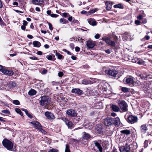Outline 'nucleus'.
I'll return each instance as SVG.
<instances>
[{
  "label": "nucleus",
  "mask_w": 152,
  "mask_h": 152,
  "mask_svg": "<svg viewBox=\"0 0 152 152\" xmlns=\"http://www.w3.org/2000/svg\"><path fill=\"white\" fill-rule=\"evenodd\" d=\"M113 40L115 41L111 40L108 37L105 38L104 37H102V40L104 41L109 45L112 47V48L116 52L117 50L120 48L119 46L118 45H116L115 43V42H116L117 41L118 38L117 36L115 35H113Z\"/></svg>",
  "instance_id": "obj_1"
},
{
  "label": "nucleus",
  "mask_w": 152,
  "mask_h": 152,
  "mask_svg": "<svg viewBox=\"0 0 152 152\" xmlns=\"http://www.w3.org/2000/svg\"><path fill=\"white\" fill-rule=\"evenodd\" d=\"M14 142H13L7 138H4L2 141L3 145L8 150L12 151H16V145H14Z\"/></svg>",
  "instance_id": "obj_2"
},
{
  "label": "nucleus",
  "mask_w": 152,
  "mask_h": 152,
  "mask_svg": "<svg viewBox=\"0 0 152 152\" xmlns=\"http://www.w3.org/2000/svg\"><path fill=\"white\" fill-rule=\"evenodd\" d=\"M66 113L68 115V116L70 118L73 117L75 119H76V118H77L76 121L74 120L73 121L74 123H76L78 122L79 120H77V119L78 118V119H79V118L76 117L77 113L75 110L72 109L67 110L66 111Z\"/></svg>",
  "instance_id": "obj_3"
},
{
  "label": "nucleus",
  "mask_w": 152,
  "mask_h": 152,
  "mask_svg": "<svg viewBox=\"0 0 152 152\" xmlns=\"http://www.w3.org/2000/svg\"><path fill=\"white\" fill-rule=\"evenodd\" d=\"M118 103L121 109L123 112H126L128 110L126 103L124 101L120 100H118Z\"/></svg>",
  "instance_id": "obj_4"
},
{
  "label": "nucleus",
  "mask_w": 152,
  "mask_h": 152,
  "mask_svg": "<svg viewBox=\"0 0 152 152\" xmlns=\"http://www.w3.org/2000/svg\"><path fill=\"white\" fill-rule=\"evenodd\" d=\"M95 147H94V150L96 152H104L101 143H99L97 141H95L94 142Z\"/></svg>",
  "instance_id": "obj_5"
},
{
  "label": "nucleus",
  "mask_w": 152,
  "mask_h": 152,
  "mask_svg": "<svg viewBox=\"0 0 152 152\" xmlns=\"http://www.w3.org/2000/svg\"><path fill=\"white\" fill-rule=\"evenodd\" d=\"M48 98L46 96H42L41 97L40 100V105L42 106H45L46 107L49 104V101Z\"/></svg>",
  "instance_id": "obj_6"
},
{
  "label": "nucleus",
  "mask_w": 152,
  "mask_h": 152,
  "mask_svg": "<svg viewBox=\"0 0 152 152\" xmlns=\"http://www.w3.org/2000/svg\"><path fill=\"white\" fill-rule=\"evenodd\" d=\"M3 73L5 75L11 76L13 75L14 73L11 68L5 67Z\"/></svg>",
  "instance_id": "obj_7"
},
{
  "label": "nucleus",
  "mask_w": 152,
  "mask_h": 152,
  "mask_svg": "<svg viewBox=\"0 0 152 152\" xmlns=\"http://www.w3.org/2000/svg\"><path fill=\"white\" fill-rule=\"evenodd\" d=\"M105 72L107 74L110 76L115 77L117 75L118 72L115 69H108L105 70Z\"/></svg>",
  "instance_id": "obj_8"
},
{
  "label": "nucleus",
  "mask_w": 152,
  "mask_h": 152,
  "mask_svg": "<svg viewBox=\"0 0 152 152\" xmlns=\"http://www.w3.org/2000/svg\"><path fill=\"white\" fill-rule=\"evenodd\" d=\"M120 123V121L118 117L112 118V126H114L116 127H118L119 126Z\"/></svg>",
  "instance_id": "obj_9"
},
{
  "label": "nucleus",
  "mask_w": 152,
  "mask_h": 152,
  "mask_svg": "<svg viewBox=\"0 0 152 152\" xmlns=\"http://www.w3.org/2000/svg\"><path fill=\"white\" fill-rule=\"evenodd\" d=\"M104 124L105 126H109L112 125V118L107 117L104 119Z\"/></svg>",
  "instance_id": "obj_10"
},
{
  "label": "nucleus",
  "mask_w": 152,
  "mask_h": 152,
  "mask_svg": "<svg viewBox=\"0 0 152 152\" xmlns=\"http://www.w3.org/2000/svg\"><path fill=\"white\" fill-rule=\"evenodd\" d=\"M30 124H32L34 128L37 129L38 130L41 127H43V126L41 124L37 121H33L30 122Z\"/></svg>",
  "instance_id": "obj_11"
},
{
  "label": "nucleus",
  "mask_w": 152,
  "mask_h": 152,
  "mask_svg": "<svg viewBox=\"0 0 152 152\" xmlns=\"http://www.w3.org/2000/svg\"><path fill=\"white\" fill-rule=\"evenodd\" d=\"M119 150L121 152H130V149L129 145H126L125 146H120L119 147Z\"/></svg>",
  "instance_id": "obj_12"
},
{
  "label": "nucleus",
  "mask_w": 152,
  "mask_h": 152,
  "mask_svg": "<svg viewBox=\"0 0 152 152\" xmlns=\"http://www.w3.org/2000/svg\"><path fill=\"white\" fill-rule=\"evenodd\" d=\"M45 114L47 119L49 120H53L55 119L54 115L50 112L46 111L45 113Z\"/></svg>",
  "instance_id": "obj_13"
},
{
  "label": "nucleus",
  "mask_w": 152,
  "mask_h": 152,
  "mask_svg": "<svg viewBox=\"0 0 152 152\" xmlns=\"http://www.w3.org/2000/svg\"><path fill=\"white\" fill-rule=\"evenodd\" d=\"M62 120L64 121L66 125L68 126L69 128L71 129L73 128V124L72 122L68 120L66 118H62Z\"/></svg>",
  "instance_id": "obj_14"
},
{
  "label": "nucleus",
  "mask_w": 152,
  "mask_h": 152,
  "mask_svg": "<svg viewBox=\"0 0 152 152\" xmlns=\"http://www.w3.org/2000/svg\"><path fill=\"white\" fill-rule=\"evenodd\" d=\"M125 118L129 123H133V115H130V113H127L125 116Z\"/></svg>",
  "instance_id": "obj_15"
},
{
  "label": "nucleus",
  "mask_w": 152,
  "mask_h": 152,
  "mask_svg": "<svg viewBox=\"0 0 152 152\" xmlns=\"http://www.w3.org/2000/svg\"><path fill=\"white\" fill-rule=\"evenodd\" d=\"M123 82L125 84L130 85L133 84V79L130 77H126L123 80Z\"/></svg>",
  "instance_id": "obj_16"
},
{
  "label": "nucleus",
  "mask_w": 152,
  "mask_h": 152,
  "mask_svg": "<svg viewBox=\"0 0 152 152\" xmlns=\"http://www.w3.org/2000/svg\"><path fill=\"white\" fill-rule=\"evenodd\" d=\"M71 92L75 94L78 96L84 94L83 91L79 88L72 89L71 90Z\"/></svg>",
  "instance_id": "obj_17"
},
{
  "label": "nucleus",
  "mask_w": 152,
  "mask_h": 152,
  "mask_svg": "<svg viewBox=\"0 0 152 152\" xmlns=\"http://www.w3.org/2000/svg\"><path fill=\"white\" fill-rule=\"evenodd\" d=\"M86 45L88 48H92L96 45V43L95 41L93 42L91 40H88Z\"/></svg>",
  "instance_id": "obj_18"
},
{
  "label": "nucleus",
  "mask_w": 152,
  "mask_h": 152,
  "mask_svg": "<svg viewBox=\"0 0 152 152\" xmlns=\"http://www.w3.org/2000/svg\"><path fill=\"white\" fill-rule=\"evenodd\" d=\"M6 85V87H8L9 88H15L17 86L16 83L14 81H10L7 83Z\"/></svg>",
  "instance_id": "obj_19"
},
{
  "label": "nucleus",
  "mask_w": 152,
  "mask_h": 152,
  "mask_svg": "<svg viewBox=\"0 0 152 152\" xmlns=\"http://www.w3.org/2000/svg\"><path fill=\"white\" fill-rule=\"evenodd\" d=\"M150 83L148 81H145L142 83L141 85V87L143 88V90L146 91L147 90H149Z\"/></svg>",
  "instance_id": "obj_20"
},
{
  "label": "nucleus",
  "mask_w": 152,
  "mask_h": 152,
  "mask_svg": "<svg viewBox=\"0 0 152 152\" xmlns=\"http://www.w3.org/2000/svg\"><path fill=\"white\" fill-rule=\"evenodd\" d=\"M96 132L98 134H103V130L102 126L100 125H97L95 129Z\"/></svg>",
  "instance_id": "obj_21"
},
{
  "label": "nucleus",
  "mask_w": 152,
  "mask_h": 152,
  "mask_svg": "<svg viewBox=\"0 0 152 152\" xmlns=\"http://www.w3.org/2000/svg\"><path fill=\"white\" fill-rule=\"evenodd\" d=\"M105 4L106 5V9L108 11L112 8L113 4L111 3V1H108L105 2Z\"/></svg>",
  "instance_id": "obj_22"
},
{
  "label": "nucleus",
  "mask_w": 152,
  "mask_h": 152,
  "mask_svg": "<svg viewBox=\"0 0 152 152\" xmlns=\"http://www.w3.org/2000/svg\"><path fill=\"white\" fill-rule=\"evenodd\" d=\"M141 132L142 133H145L148 130L147 126L146 124H144L142 125L140 127Z\"/></svg>",
  "instance_id": "obj_23"
},
{
  "label": "nucleus",
  "mask_w": 152,
  "mask_h": 152,
  "mask_svg": "<svg viewBox=\"0 0 152 152\" xmlns=\"http://www.w3.org/2000/svg\"><path fill=\"white\" fill-rule=\"evenodd\" d=\"M88 21L90 25L93 26H96L97 25V22L94 19L90 18L88 19Z\"/></svg>",
  "instance_id": "obj_24"
},
{
  "label": "nucleus",
  "mask_w": 152,
  "mask_h": 152,
  "mask_svg": "<svg viewBox=\"0 0 152 152\" xmlns=\"http://www.w3.org/2000/svg\"><path fill=\"white\" fill-rule=\"evenodd\" d=\"M134 63H135L137 64H138L139 65H141L143 64V60L141 59L140 58H135L134 59Z\"/></svg>",
  "instance_id": "obj_25"
},
{
  "label": "nucleus",
  "mask_w": 152,
  "mask_h": 152,
  "mask_svg": "<svg viewBox=\"0 0 152 152\" xmlns=\"http://www.w3.org/2000/svg\"><path fill=\"white\" fill-rule=\"evenodd\" d=\"M32 2L34 4L36 5H39L43 3V0H32Z\"/></svg>",
  "instance_id": "obj_26"
},
{
  "label": "nucleus",
  "mask_w": 152,
  "mask_h": 152,
  "mask_svg": "<svg viewBox=\"0 0 152 152\" xmlns=\"http://www.w3.org/2000/svg\"><path fill=\"white\" fill-rule=\"evenodd\" d=\"M54 53L56 52L55 55L57 57V58L58 59H60V60H61V59H64V56L62 55L61 54H60L59 53L57 52V50H54Z\"/></svg>",
  "instance_id": "obj_27"
},
{
  "label": "nucleus",
  "mask_w": 152,
  "mask_h": 152,
  "mask_svg": "<svg viewBox=\"0 0 152 152\" xmlns=\"http://www.w3.org/2000/svg\"><path fill=\"white\" fill-rule=\"evenodd\" d=\"M93 83L92 81L88 80H87L85 79L83 80L82 83L84 85L91 84Z\"/></svg>",
  "instance_id": "obj_28"
},
{
  "label": "nucleus",
  "mask_w": 152,
  "mask_h": 152,
  "mask_svg": "<svg viewBox=\"0 0 152 152\" xmlns=\"http://www.w3.org/2000/svg\"><path fill=\"white\" fill-rule=\"evenodd\" d=\"M91 136L88 133L86 132H84L83 135V138L86 140H88L90 137Z\"/></svg>",
  "instance_id": "obj_29"
},
{
  "label": "nucleus",
  "mask_w": 152,
  "mask_h": 152,
  "mask_svg": "<svg viewBox=\"0 0 152 152\" xmlns=\"http://www.w3.org/2000/svg\"><path fill=\"white\" fill-rule=\"evenodd\" d=\"M113 7L114 8H118L121 9H123L124 8V5L122 3H119L118 4H115L114 5Z\"/></svg>",
  "instance_id": "obj_30"
},
{
  "label": "nucleus",
  "mask_w": 152,
  "mask_h": 152,
  "mask_svg": "<svg viewBox=\"0 0 152 152\" xmlns=\"http://www.w3.org/2000/svg\"><path fill=\"white\" fill-rule=\"evenodd\" d=\"M111 108L113 111L115 112H118L119 110V108L117 106L112 104L111 106Z\"/></svg>",
  "instance_id": "obj_31"
},
{
  "label": "nucleus",
  "mask_w": 152,
  "mask_h": 152,
  "mask_svg": "<svg viewBox=\"0 0 152 152\" xmlns=\"http://www.w3.org/2000/svg\"><path fill=\"white\" fill-rule=\"evenodd\" d=\"M33 45L34 47L37 48H39L41 46L40 43L39 41H33Z\"/></svg>",
  "instance_id": "obj_32"
},
{
  "label": "nucleus",
  "mask_w": 152,
  "mask_h": 152,
  "mask_svg": "<svg viewBox=\"0 0 152 152\" xmlns=\"http://www.w3.org/2000/svg\"><path fill=\"white\" fill-rule=\"evenodd\" d=\"M37 93V91L34 89H31L28 92V94L30 96H33L35 95Z\"/></svg>",
  "instance_id": "obj_33"
},
{
  "label": "nucleus",
  "mask_w": 152,
  "mask_h": 152,
  "mask_svg": "<svg viewBox=\"0 0 152 152\" xmlns=\"http://www.w3.org/2000/svg\"><path fill=\"white\" fill-rule=\"evenodd\" d=\"M79 24H80V23L79 22V21L75 19V18H73V20L72 22L71 25H79Z\"/></svg>",
  "instance_id": "obj_34"
},
{
  "label": "nucleus",
  "mask_w": 152,
  "mask_h": 152,
  "mask_svg": "<svg viewBox=\"0 0 152 152\" xmlns=\"http://www.w3.org/2000/svg\"><path fill=\"white\" fill-rule=\"evenodd\" d=\"M121 132L122 134H125L127 135L129 134L130 133V131L127 129L122 130L121 131Z\"/></svg>",
  "instance_id": "obj_35"
},
{
  "label": "nucleus",
  "mask_w": 152,
  "mask_h": 152,
  "mask_svg": "<svg viewBox=\"0 0 152 152\" xmlns=\"http://www.w3.org/2000/svg\"><path fill=\"white\" fill-rule=\"evenodd\" d=\"M15 110L17 113L19 114L21 116H23V112L19 108H16L15 109Z\"/></svg>",
  "instance_id": "obj_36"
},
{
  "label": "nucleus",
  "mask_w": 152,
  "mask_h": 152,
  "mask_svg": "<svg viewBox=\"0 0 152 152\" xmlns=\"http://www.w3.org/2000/svg\"><path fill=\"white\" fill-rule=\"evenodd\" d=\"M0 25L3 27L4 26H6V24L3 21L2 18L0 16Z\"/></svg>",
  "instance_id": "obj_37"
},
{
  "label": "nucleus",
  "mask_w": 152,
  "mask_h": 152,
  "mask_svg": "<svg viewBox=\"0 0 152 152\" xmlns=\"http://www.w3.org/2000/svg\"><path fill=\"white\" fill-rule=\"evenodd\" d=\"M60 22L63 24H66L68 23V21L67 20L63 18H61L60 20Z\"/></svg>",
  "instance_id": "obj_38"
},
{
  "label": "nucleus",
  "mask_w": 152,
  "mask_h": 152,
  "mask_svg": "<svg viewBox=\"0 0 152 152\" xmlns=\"http://www.w3.org/2000/svg\"><path fill=\"white\" fill-rule=\"evenodd\" d=\"M96 11V10L94 9H92L91 10H90L89 11H88V14H87V15H91L94 13Z\"/></svg>",
  "instance_id": "obj_39"
},
{
  "label": "nucleus",
  "mask_w": 152,
  "mask_h": 152,
  "mask_svg": "<svg viewBox=\"0 0 152 152\" xmlns=\"http://www.w3.org/2000/svg\"><path fill=\"white\" fill-rule=\"evenodd\" d=\"M140 81L138 80L136 81L134 80V86H138L140 85Z\"/></svg>",
  "instance_id": "obj_40"
},
{
  "label": "nucleus",
  "mask_w": 152,
  "mask_h": 152,
  "mask_svg": "<svg viewBox=\"0 0 152 152\" xmlns=\"http://www.w3.org/2000/svg\"><path fill=\"white\" fill-rule=\"evenodd\" d=\"M121 91L124 92H127L129 91V88L125 87H122L121 88Z\"/></svg>",
  "instance_id": "obj_41"
},
{
  "label": "nucleus",
  "mask_w": 152,
  "mask_h": 152,
  "mask_svg": "<svg viewBox=\"0 0 152 152\" xmlns=\"http://www.w3.org/2000/svg\"><path fill=\"white\" fill-rule=\"evenodd\" d=\"M65 152H71L69 146L68 144H66V145Z\"/></svg>",
  "instance_id": "obj_42"
},
{
  "label": "nucleus",
  "mask_w": 152,
  "mask_h": 152,
  "mask_svg": "<svg viewBox=\"0 0 152 152\" xmlns=\"http://www.w3.org/2000/svg\"><path fill=\"white\" fill-rule=\"evenodd\" d=\"M13 103L16 105H19L20 104V102L18 100H15L13 101Z\"/></svg>",
  "instance_id": "obj_43"
},
{
  "label": "nucleus",
  "mask_w": 152,
  "mask_h": 152,
  "mask_svg": "<svg viewBox=\"0 0 152 152\" xmlns=\"http://www.w3.org/2000/svg\"><path fill=\"white\" fill-rule=\"evenodd\" d=\"M148 146V141L147 140H145L144 143V147L146 148Z\"/></svg>",
  "instance_id": "obj_44"
},
{
  "label": "nucleus",
  "mask_w": 152,
  "mask_h": 152,
  "mask_svg": "<svg viewBox=\"0 0 152 152\" xmlns=\"http://www.w3.org/2000/svg\"><path fill=\"white\" fill-rule=\"evenodd\" d=\"M46 58L49 60L53 61L52 54H51V55H47L46 56Z\"/></svg>",
  "instance_id": "obj_45"
},
{
  "label": "nucleus",
  "mask_w": 152,
  "mask_h": 152,
  "mask_svg": "<svg viewBox=\"0 0 152 152\" xmlns=\"http://www.w3.org/2000/svg\"><path fill=\"white\" fill-rule=\"evenodd\" d=\"M150 38V36L148 35H145L144 37L141 40L142 41H145V39L146 40H148Z\"/></svg>",
  "instance_id": "obj_46"
},
{
  "label": "nucleus",
  "mask_w": 152,
  "mask_h": 152,
  "mask_svg": "<svg viewBox=\"0 0 152 152\" xmlns=\"http://www.w3.org/2000/svg\"><path fill=\"white\" fill-rule=\"evenodd\" d=\"M1 112L5 114H10V113L9 110H3L1 111Z\"/></svg>",
  "instance_id": "obj_47"
},
{
  "label": "nucleus",
  "mask_w": 152,
  "mask_h": 152,
  "mask_svg": "<svg viewBox=\"0 0 152 152\" xmlns=\"http://www.w3.org/2000/svg\"><path fill=\"white\" fill-rule=\"evenodd\" d=\"M42 128V127H41L40 128L38 131L43 133L44 134H46L47 133L46 131L44 129H43Z\"/></svg>",
  "instance_id": "obj_48"
},
{
  "label": "nucleus",
  "mask_w": 152,
  "mask_h": 152,
  "mask_svg": "<svg viewBox=\"0 0 152 152\" xmlns=\"http://www.w3.org/2000/svg\"><path fill=\"white\" fill-rule=\"evenodd\" d=\"M48 152H58V151L57 149L52 148L49 150Z\"/></svg>",
  "instance_id": "obj_49"
},
{
  "label": "nucleus",
  "mask_w": 152,
  "mask_h": 152,
  "mask_svg": "<svg viewBox=\"0 0 152 152\" xmlns=\"http://www.w3.org/2000/svg\"><path fill=\"white\" fill-rule=\"evenodd\" d=\"M62 51L66 52V53H67V54H68V55H72V54H71V52H69V51L67 50H66V49H63L62 50Z\"/></svg>",
  "instance_id": "obj_50"
},
{
  "label": "nucleus",
  "mask_w": 152,
  "mask_h": 152,
  "mask_svg": "<svg viewBox=\"0 0 152 152\" xmlns=\"http://www.w3.org/2000/svg\"><path fill=\"white\" fill-rule=\"evenodd\" d=\"M135 23L137 25H141L142 24V23L139 20H136L135 21Z\"/></svg>",
  "instance_id": "obj_51"
},
{
  "label": "nucleus",
  "mask_w": 152,
  "mask_h": 152,
  "mask_svg": "<svg viewBox=\"0 0 152 152\" xmlns=\"http://www.w3.org/2000/svg\"><path fill=\"white\" fill-rule=\"evenodd\" d=\"M29 58L31 60H39V59L37 57L35 56H31L29 57Z\"/></svg>",
  "instance_id": "obj_52"
},
{
  "label": "nucleus",
  "mask_w": 152,
  "mask_h": 152,
  "mask_svg": "<svg viewBox=\"0 0 152 152\" xmlns=\"http://www.w3.org/2000/svg\"><path fill=\"white\" fill-rule=\"evenodd\" d=\"M70 16V15L67 12H64L62 14V16L65 18H66L67 16Z\"/></svg>",
  "instance_id": "obj_53"
},
{
  "label": "nucleus",
  "mask_w": 152,
  "mask_h": 152,
  "mask_svg": "<svg viewBox=\"0 0 152 152\" xmlns=\"http://www.w3.org/2000/svg\"><path fill=\"white\" fill-rule=\"evenodd\" d=\"M48 25L49 26L50 30L51 31L52 30H53V27L52 24L51 23L49 22L48 23Z\"/></svg>",
  "instance_id": "obj_54"
},
{
  "label": "nucleus",
  "mask_w": 152,
  "mask_h": 152,
  "mask_svg": "<svg viewBox=\"0 0 152 152\" xmlns=\"http://www.w3.org/2000/svg\"><path fill=\"white\" fill-rule=\"evenodd\" d=\"M5 66H4L0 65V71L3 73L4 72V69Z\"/></svg>",
  "instance_id": "obj_55"
},
{
  "label": "nucleus",
  "mask_w": 152,
  "mask_h": 152,
  "mask_svg": "<svg viewBox=\"0 0 152 152\" xmlns=\"http://www.w3.org/2000/svg\"><path fill=\"white\" fill-rule=\"evenodd\" d=\"M143 16L142 15H139L137 17V19L139 20H142L143 18Z\"/></svg>",
  "instance_id": "obj_56"
},
{
  "label": "nucleus",
  "mask_w": 152,
  "mask_h": 152,
  "mask_svg": "<svg viewBox=\"0 0 152 152\" xmlns=\"http://www.w3.org/2000/svg\"><path fill=\"white\" fill-rule=\"evenodd\" d=\"M141 23H147V19L145 18H142V22Z\"/></svg>",
  "instance_id": "obj_57"
},
{
  "label": "nucleus",
  "mask_w": 152,
  "mask_h": 152,
  "mask_svg": "<svg viewBox=\"0 0 152 152\" xmlns=\"http://www.w3.org/2000/svg\"><path fill=\"white\" fill-rule=\"evenodd\" d=\"M69 46L70 48L72 49L73 50L74 48L75 45L73 43H71L69 44Z\"/></svg>",
  "instance_id": "obj_58"
},
{
  "label": "nucleus",
  "mask_w": 152,
  "mask_h": 152,
  "mask_svg": "<svg viewBox=\"0 0 152 152\" xmlns=\"http://www.w3.org/2000/svg\"><path fill=\"white\" fill-rule=\"evenodd\" d=\"M58 16V15L54 14H52L50 15V16L53 18H56Z\"/></svg>",
  "instance_id": "obj_59"
},
{
  "label": "nucleus",
  "mask_w": 152,
  "mask_h": 152,
  "mask_svg": "<svg viewBox=\"0 0 152 152\" xmlns=\"http://www.w3.org/2000/svg\"><path fill=\"white\" fill-rule=\"evenodd\" d=\"M64 75V73L62 72H60L58 73V76L59 77H61Z\"/></svg>",
  "instance_id": "obj_60"
},
{
  "label": "nucleus",
  "mask_w": 152,
  "mask_h": 152,
  "mask_svg": "<svg viewBox=\"0 0 152 152\" xmlns=\"http://www.w3.org/2000/svg\"><path fill=\"white\" fill-rule=\"evenodd\" d=\"M138 118L137 116H134V123L137 121Z\"/></svg>",
  "instance_id": "obj_61"
},
{
  "label": "nucleus",
  "mask_w": 152,
  "mask_h": 152,
  "mask_svg": "<svg viewBox=\"0 0 152 152\" xmlns=\"http://www.w3.org/2000/svg\"><path fill=\"white\" fill-rule=\"evenodd\" d=\"M82 67L83 68L88 69L89 67H90L89 65L88 64H85L82 66Z\"/></svg>",
  "instance_id": "obj_62"
},
{
  "label": "nucleus",
  "mask_w": 152,
  "mask_h": 152,
  "mask_svg": "<svg viewBox=\"0 0 152 152\" xmlns=\"http://www.w3.org/2000/svg\"><path fill=\"white\" fill-rule=\"evenodd\" d=\"M81 13L82 14H85L86 15L88 14V12L85 10H83L81 11Z\"/></svg>",
  "instance_id": "obj_63"
},
{
  "label": "nucleus",
  "mask_w": 152,
  "mask_h": 152,
  "mask_svg": "<svg viewBox=\"0 0 152 152\" xmlns=\"http://www.w3.org/2000/svg\"><path fill=\"white\" fill-rule=\"evenodd\" d=\"M75 50L77 52H78L80 50V48L79 47L76 46L75 48Z\"/></svg>",
  "instance_id": "obj_64"
}]
</instances>
